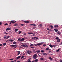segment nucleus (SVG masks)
<instances>
[{"label":"nucleus","mask_w":62,"mask_h":62,"mask_svg":"<svg viewBox=\"0 0 62 62\" xmlns=\"http://www.w3.org/2000/svg\"><path fill=\"white\" fill-rule=\"evenodd\" d=\"M43 43H38V44H34V46H37V45L38 46H39V45H41Z\"/></svg>","instance_id":"f257e3e1"},{"label":"nucleus","mask_w":62,"mask_h":62,"mask_svg":"<svg viewBox=\"0 0 62 62\" xmlns=\"http://www.w3.org/2000/svg\"><path fill=\"white\" fill-rule=\"evenodd\" d=\"M21 46L23 47H26V48H28V46L27 45H23Z\"/></svg>","instance_id":"f03ea898"},{"label":"nucleus","mask_w":62,"mask_h":62,"mask_svg":"<svg viewBox=\"0 0 62 62\" xmlns=\"http://www.w3.org/2000/svg\"><path fill=\"white\" fill-rule=\"evenodd\" d=\"M34 57L33 58L34 59H36L37 58V55L36 54H35L33 56Z\"/></svg>","instance_id":"7ed1b4c3"},{"label":"nucleus","mask_w":62,"mask_h":62,"mask_svg":"<svg viewBox=\"0 0 62 62\" xmlns=\"http://www.w3.org/2000/svg\"><path fill=\"white\" fill-rule=\"evenodd\" d=\"M11 29L10 28H7L6 29V31H8V30H11Z\"/></svg>","instance_id":"20e7f679"},{"label":"nucleus","mask_w":62,"mask_h":62,"mask_svg":"<svg viewBox=\"0 0 62 62\" xmlns=\"http://www.w3.org/2000/svg\"><path fill=\"white\" fill-rule=\"evenodd\" d=\"M24 38H23L20 40V41L22 42L23 41H24Z\"/></svg>","instance_id":"39448f33"},{"label":"nucleus","mask_w":62,"mask_h":62,"mask_svg":"<svg viewBox=\"0 0 62 62\" xmlns=\"http://www.w3.org/2000/svg\"><path fill=\"white\" fill-rule=\"evenodd\" d=\"M21 57V56H19L18 57H16V58H15V59H19Z\"/></svg>","instance_id":"423d86ee"},{"label":"nucleus","mask_w":62,"mask_h":62,"mask_svg":"<svg viewBox=\"0 0 62 62\" xmlns=\"http://www.w3.org/2000/svg\"><path fill=\"white\" fill-rule=\"evenodd\" d=\"M35 38L36 39H38V37H32V39H35Z\"/></svg>","instance_id":"0eeeda50"},{"label":"nucleus","mask_w":62,"mask_h":62,"mask_svg":"<svg viewBox=\"0 0 62 62\" xmlns=\"http://www.w3.org/2000/svg\"><path fill=\"white\" fill-rule=\"evenodd\" d=\"M36 52L38 53H39L40 52V51L39 50H37L35 51Z\"/></svg>","instance_id":"6e6552de"},{"label":"nucleus","mask_w":62,"mask_h":62,"mask_svg":"<svg viewBox=\"0 0 62 62\" xmlns=\"http://www.w3.org/2000/svg\"><path fill=\"white\" fill-rule=\"evenodd\" d=\"M16 22V21H11V23H15Z\"/></svg>","instance_id":"1a4fd4ad"},{"label":"nucleus","mask_w":62,"mask_h":62,"mask_svg":"<svg viewBox=\"0 0 62 62\" xmlns=\"http://www.w3.org/2000/svg\"><path fill=\"white\" fill-rule=\"evenodd\" d=\"M54 30L55 32H58V30L57 29H54Z\"/></svg>","instance_id":"9d476101"},{"label":"nucleus","mask_w":62,"mask_h":62,"mask_svg":"<svg viewBox=\"0 0 62 62\" xmlns=\"http://www.w3.org/2000/svg\"><path fill=\"white\" fill-rule=\"evenodd\" d=\"M24 22L25 23H29V21H24Z\"/></svg>","instance_id":"9b49d317"},{"label":"nucleus","mask_w":62,"mask_h":62,"mask_svg":"<svg viewBox=\"0 0 62 62\" xmlns=\"http://www.w3.org/2000/svg\"><path fill=\"white\" fill-rule=\"evenodd\" d=\"M42 54L43 55H47V54L45 53H43Z\"/></svg>","instance_id":"f8f14e48"},{"label":"nucleus","mask_w":62,"mask_h":62,"mask_svg":"<svg viewBox=\"0 0 62 62\" xmlns=\"http://www.w3.org/2000/svg\"><path fill=\"white\" fill-rule=\"evenodd\" d=\"M57 42H60V39H59L57 41Z\"/></svg>","instance_id":"ddd939ff"},{"label":"nucleus","mask_w":62,"mask_h":62,"mask_svg":"<svg viewBox=\"0 0 62 62\" xmlns=\"http://www.w3.org/2000/svg\"><path fill=\"white\" fill-rule=\"evenodd\" d=\"M16 46V45H11V46H12L13 47H15V46Z\"/></svg>","instance_id":"4468645a"},{"label":"nucleus","mask_w":62,"mask_h":62,"mask_svg":"<svg viewBox=\"0 0 62 62\" xmlns=\"http://www.w3.org/2000/svg\"><path fill=\"white\" fill-rule=\"evenodd\" d=\"M49 59H50V60H53V59L51 58L50 57H49Z\"/></svg>","instance_id":"2eb2a0df"},{"label":"nucleus","mask_w":62,"mask_h":62,"mask_svg":"<svg viewBox=\"0 0 62 62\" xmlns=\"http://www.w3.org/2000/svg\"><path fill=\"white\" fill-rule=\"evenodd\" d=\"M34 34V33L33 32H30L28 33V34L29 35H31V34Z\"/></svg>","instance_id":"dca6fc26"},{"label":"nucleus","mask_w":62,"mask_h":62,"mask_svg":"<svg viewBox=\"0 0 62 62\" xmlns=\"http://www.w3.org/2000/svg\"><path fill=\"white\" fill-rule=\"evenodd\" d=\"M49 46H50L51 48H53V46H52L51 44H50L49 45Z\"/></svg>","instance_id":"f3484780"},{"label":"nucleus","mask_w":62,"mask_h":62,"mask_svg":"<svg viewBox=\"0 0 62 62\" xmlns=\"http://www.w3.org/2000/svg\"><path fill=\"white\" fill-rule=\"evenodd\" d=\"M18 30V29H16L15 30V32H17Z\"/></svg>","instance_id":"a211bd4d"},{"label":"nucleus","mask_w":62,"mask_h":62,"mask_svg":"<svg viewBox=\"0 0 62 62\" xmlns=\"http://www.w3.org/2000/svg\"><path fill=\"white\" fill-rule=\"evenodd\" d=\"M18 54H17V55H19L20 53V51H18Z\"/></svg>","instance_id":"6ab92c4d"},{"label":"nucleus","mask_w":62,"mask_h":62,"mask_svg":"<svg viewBox=\"0 0 62 62\" xmlns=\"http://www.w3.org/2000/svg\"><path fill=\"white\" fill-rule=\"evenodd\" d=\"M57 34H59V35H60V34H61V32L60 31H58L57 32Z\"/></svg>","instance_id":"aec40b11"},{"label":"nucleus","mask_w":62,"mask_h":62,"mask_svg":"<svg viewBox=\"0 0 62 62\" xmlns=\"http://www.w3.org/2000/svg\"><path fill=\"white\" fill-rule=\"evenodd\" d=\"M57 46V45H53V46L54 47H56V46Z\"/></svg>","instance_id":"412c9836"},{"label":"nucleus","mask_w":62,"mask_h":62,"mask_svg":"<svg viewBox=\"0 0 62 62\" xmlns=\"http://www.w3.org/2000/svg\"><path fill=\"white\" fill-rule=\"evenodd\" d=\"M17 44V42H15L13 43V44Z\"/></svg>","instance_id":"4be33fe9"},{"label":"nucleus","mask_w":62,"mask_h":62,"mask_svg":"<svg viewBox=\"0 0 62 62\" xmlns=\"http://www.w3.org/2000/svg\"><path fill=\"white\" fill-rule=\"evenodd\" d=\"M9 36H7V37L6 38V39H8V38H9Z\"/></svg>","instance_id":"5701e85b"},{"label":"nucleus","mask_w":62,"mask_h":62,"mask_svg":"<svg viewBox=\"0 0 62 62\" xmlns=\"http://www.w3.org/2000/svg\"><path fill=\"white\" fill-rule=\"evenodd\" d=\"M54 27H58V25H54Z\"/></svg>","instance_id":"b1692460"},{"label":"nucleus","mask_w":62,"mask_h":62,"mask_svg":"<svg viewBox=\"0 0 62 62\" xmlns=\"http://www.w3.org/2000/svg\"><path fill=\"white\" fill-rule=\"evenodd\" d=\"M60 50V49H58V50H56V52H57V53H58V52H59V51Z\"/></svg>","instance_id":"393cba45"},{"label":"nucleus","mask_w":62,"mask_h":62,"mask_svg":"<svg viewBox=\"0 0 62 62\" xmlns=\"http://www.w3.org/2000/svg\"><path fill=\"white\" fill-rule=\"evenodd\" d=\"M35 62H38V59L35 60Z\"/></svg>","instance_id":"a878e982"},{"label":"nucleus","mask_w":62,"mask_h":62,"mask_svg":"<svg viewBox=\"0 0 62 62\" xmlns=\"http://www.w3.org/2000/svg\"><path fill=\"white\" fill-rule=\"evenodd\" d=\"M14 26H18V24L17 23H16L14 25Z\"/></svg>","instance_id":"bb28decb"},{"label":"nucleus","mask_w":62,"mask_h":62,"mask_svg":"<svg viewBox=\"0 0 62 62\" xmlns=\"http://www.w3.org/2000/svg\"><path fill=\"white\" fill-rule=\"evenodd\" d=\"M9 41H11V42H12V41H13V40L12 39H10L9 40Z\"/></svg>","instance_id":"cd10ccee"},{"label":"nucleus","mask_w":62,"mask_h":62,"mask_svg":"<svg viewBox=\"0 0 62 62\" xmlns=\"http://www.w3.org/2000/svg\"><path fill=\"white\" fill-rule=\"evenodd\" d=\"M55 39H59V38L58 37H57L55 38Z\"/></svg>","instance_id":"c85d7f7f"},{"label":"nucleus","mask_w":62,"mask_h":62,"mask_svg":"<svg viewBox=\"0 0 62 62\" xmlns=\"http://www.w3.org/2000/svg\"><path fill=\"white\" fill-rule=\"evenodd\" d=\"M18 32H19V33H18V34H21L22 33V31H19Z\"/></svg>","instance_id":"c756f323"},{"label":"nucleus","mask_w":62,"mask_h":62,"mask_svg":"<svg viewBox=\"0 0 62 62\" xmlns=\"http://www.w3.org/2000/svg\"><path fill=\"white\" fill-rule=\"evenodd\" d=\"M41 51L42 53H44V51L43 50H41Z\"/></svg>","instance_id":"7c9ffc66"},{"label":"nucleus","mask_w":62,"mask_h":62,"mask_svg":"<svg viewBox=\"0 0 62 62\" xmlns=\"http://www.w3.org/2000/svg\"><path fill=\"white\" fill-rule=\"evenodd\" d=\"M24 57V56H22L21 57V59H23Z\"/></svg>","instance_id":"2f4dec72"},{"label":"nucleus","mask_w":62,"mask_h":62,"mask_svg":"<svg viewBox=\"0 0 62 62\" xmlns=\"http://www.w3.org/2000/svg\"><path fill=\"white\" fill-rule=\"evenodd\" d=\"M50 27H51V29H53V26L52 25H51L50 26Z\"/></svg>","instance_id":"473e14b6"},{"label":"nucleus","mask_w":62,"mask_h":62,"mask_svg":"<svg viewBox=\"0 0 62 62\" xmlns=\"http://www.w3.org/2000/svg\"><path fill=\"white\" fill-rule=\"evenodd\" d=\"M21 38H20L18 39V41H21Z\"/></svg>","instance_id":"72a5a7b5"},{"label":"nucleus","mask_w":62,"mask_h":62,"mask_svg":"<svg viewBox=\"0 0 62 62\" xmlns=\"http://www.w3.org/2000/svg\"><path fill=\"white\" fill-rule=\"evenodd\" d=\"M3 44L4 45V46H5V45H6V43H5Z\"/></svg>","instance_id":"f704fd0d"},{"label":"nucleus","mask_w":62,"mask_h":62,"mask_svg":"<svg viewBox=\"0 0 62 62\" xmlns=\"http://www.w3.org/2000/svg\"><path fill=\"white\" fill-rule=\"evenodd\" d=\"M4 25H8V24L7 23H6Z\"/></svg>","instance_id":"c9c22d12"},{"label":"nucleus","mask_w":62,"mask_h":62,"mask_svg":"<svg viewBox=\"0 0 62 62\" xmlns=\"http://www.w3.org/2000/svg\"><path fill=\"white\" fill-rule=\"evenodd\" d=\"M33 45H33V44H31L30 45V46H33Z\"/></svg>","instance_id":"e433bc0d"},{"label":"nucleus","mask_w":62,"mask_h":62,"mask_svg":"<svg viewBox=\"0 0 62 62\" xmlns=\"http://www.w3.org/2000/svg\"><path fill=\"white\" fill-rule=\"evenodd\" d=\"M43 58H41V60H43Z\"/></svg>","instance_id":"4c0bfd02"},{"label":"nucleus","mask_w":62,"mask_h":62,"mask_svg":"<svg viewBox=\"0 0 62 62\" xmlns=\"http://www.w3.org/2000/svg\"><path fill=\"white\" fill-rule=\"evenodd\" d=\"M39 25L40 27H41V26H42V24H40Z\"/></svg>","instance_id":"58836bf2"},{"label":"nucleus","mask_w":62,"mask_h":62,"mask_svg":"<svg viewBox=\"0 0 62 62\" xmlns=\"http://www.w3.org/2000/svg\"><path fill=\"white\" fill-rule=\"evenodd\" d=\"M21 25L23 26V25H24V24H21Z\"/></svg>","instance_id":"ea45409f"},{"label":"nucleus","mask_w":62,"mask_h":62,"mask_svg":"<svg viewBox=\"0 0 62 62\" xmlns=\"http://www.w3.org/2000/svg\"><path fill=\"white\" fill-rule=\"evenodd\" d=\"M27 53L28 54H30V52H27Z\"/></svg>","instance_id":"a19ab883"},{"label":"nucleus","mask_w":62,"mask_h":62,"mask_svg":"<svg viewBox=\"0 0 62 62\" xmlns=\"http://www.w3.org/2000/svg\"><path fill=\"white\" fill-rule=\"evenodd\" d=\"M4 34H6V35H8V33L6 32H4Z\"/></svg>","instance_id":"79ce46f5"},{"label":"nucleus","mask_w":62,"mask_h":62,"mask_svg":"<svg viewBox=\"0 0 62 62\" xmlns=\"http://www.w3.org/2000/svg\"><path fill=\"white\" fill-rule=\"evenodd\" d=\"M33 26H36V24H33Z\"/></svg>","instance_id":"37998d69"},{"label":"nucleus","mask_w":62,"mask_h":62,"mask_svg":"<svg viewBox=\"0 0 62 62\" xmlns=\"http://www.w3.org/2000/svg\"><path fill=\"white\" fill-rule=\"evenodd\" d=\"M46 44H44V45H43V46L44 47H45V46H46Z\"/></svg>","instance_id":"c03bdc74"},{"label":"nucleus","mask_w":62,"mask_h":62,"mask_svg":"<svg viewBox=\"0 0 62 62\" xmlns=\"http://www.w3.org/2000/svg\"><path fill=\"white\" fill-rule=\"evenodd\" d=\"M2 24V22H0V25Z\"/></svg>","instance_id":"a18cd8bd"},{"label":"nucleus","mask_w":62,"mask_h":62,"mask_svg":"<svg viewBox=\"0 0 62 62\" xmlns=\"http://www.w3.org/2000/svg\"><path fill=\"white\" fill-rule=\"evenodd\" d=\"M29 52H30V53H32V52L31 51H29Z\"/></svg>","instance_id":"49530a36"},{"label":"nucleus","mask_w":62,"mask_h":62,"mask_svg":"<svg viewBox=\"0 0 62 62\" xmlns=\"http://www.w3.org/2000/svg\"><path fill=\"white\" fill-rule=\"evenodd\" d=\"M49 48H46V50H48V49Z\"/></svg>","instance_id":"de8ad7c7"},{"label":"nucleus","mask_w":62,"mask_h":62,"mask_svg":"<svg viewBox=\"0 0 62 62\" xmlns=\"http://www.w3.org/2000/svg\"><path fill=\"white\" fill-rule=\"evenodd\" d=\"M31 48L32 49H34V47H31Z\"/></svg>","instance_id":"09e8293b"},{"label":"nucleus","mask_w":62,"mask_h":62,"mask_svg":"<svg viewBox=\"0 0 62 62\" xmlns=\"http://www.w3.org/2000/svg\"><path fill=\"white\" fill-rule=\"evenodd\" d=\"M28 62H31V61L30 60L28 61Z\"/></svg>","instance_id":"8fccbe9b"},{"label":"nucleus","mask_w":62,"mask_h":62,"mask_svg":"<svg viewBox=\"0 0 62 62\" xmlns=\"http://www.w3.org/2000/svg\"><path fill=\"white\" fill-rule=\"evenodd\" d=\"M6 37H7V36L4 37V39H6Z\"/></svg>","instance_id":"3c124183"},{"label":"nucleus","mask_w":62,"mask_h":62,"mask_svg":"<svg viewBox=\"0 0 62 62\" xmlns=\"http://www.w3.org/2000/svg\"><path fill=\"white\" fill-rule=\"evenodd\" d=\"M60 62H62V60H61L60 61Z\"/></svg>","instance_id":"603ef678"},{"label":"nucleus","mask_w":62,"mask_h":62,"mask_svg":"<svg viewBox=\"0 0 62 62\" xmlns=\"http://www.w3.org/2000/svg\"><path fill=\"white\" fill-rule=\"evenodd\" d=\"M23 35H26V33H24Z\"/></svg>","instance_id":"864d4df0"},{"label":"nucleus","mask_w":62,"mask_h":62,"mask_svg":"<svg viewBox=\"0 0 62 62\" xmlns=\"http://www.w3.org/2000/svg\"><path fill=\"white\" fill-rule=\"evenodd\" d=\"M49 28H47V30H48H48H49Z\"/></svg>","instance_id":"5fc2aeb1"},{"label":"nucleus","mask_w":62,"mask_h":62,"mask_svg":"<svg viewBox=\"0 0 62 62\" xmlns=\"http://www.w3.org/2000/svg\"><path fill=\"white\" fill-rule=\"evenodd\" d=\"M2 44H0V46H2Z\"/></svg>","instance_id":"6e6d98bb"},{"label":"nucleus","mask_w":62,"mask_h":62,"mask_svg":"<svg viewBox=\"0 0 62 62\" xmlns=\"http://www.w3.org/2000/svg\"><path fill=\"white\" fill-rule=\"evenodd\" d=\"M33 29H35V27H33Z\"/></svg>","instance_id":"4d7b16f0"},{"label":"nucleus","mask_w":62,"mask_h":62,"mask_svg":"<svg viewBox=\"0 0 62 62\" xmlns=\"http://www.w3.org/2000/svg\"><path fill=\"white\" fill-rule=\"evenodd\" d=\"M17 46H15V48H14L15 49L16 48H17Z\"/></svg>","instance_id":"13d9d810"},{"label":"nucleus","mask_w":62,"mask_h":62,"mask_svg":"<svg viewBox=\"0 0 62 62\" xmlns=\"http://www.w3.org/2000/svg\"><path fill=\"white\" fill-rule=\"evenodd\" d=\"M33 24H30V25H33Z\"/></svg>","instance_id":"bf43d9fd"},{"label":"nucleus","mask_w":62,"mask_h":62,"mask_svg":"<svg viewBox=\"0 0 62 62\" xmlns=\"http://www.w3.org/2000/svg\"><path fill=\"white\" fill-rule=\"evenodd\" d=\"M49 31H52V30H51V29H49Z\"/></svg>","instance_id":"052dcab7"},{"label":"nucleus","mask_w":62,"mask_h":62,"mask_svg":"<svg viewBox=\"0 0 62 62\" xmlns=\"http://www.w3.org/2000/svg\"><path fill=\"white\" fill-rule=\"evenodd\" d=\"M13 59H10V60H13Z\"/></svg>","instance_id":"680f3d73"},{"label":"nucleus","mask_w":62,"mask_h":62,"mask_svg":"<svg viewBox=\"0 0 62 62\" xmlns=\"http://www.w3.org/2000/svg\"><path fill=\"white\" fill-rule=\"evenodd\" d=\"M49 53H51V51L49 50Z\"/></svg>","instance_id":"e2e57ef3"},{"label":"nucleus","mask_w":62,"mask_h":62,"mask_svg":"<svg viewBox=\"0 0 62 62\" xmlns=\"http://www.w3.org/2000/svg\"><path fill=\"white\" fill-rule=\"evenodd\" d=\"M61 44L62 45V42H61Z\"/></svg>","instance_id":"0e129e2a"},{"label":"nucleus","mask_w":62,"mask_h":62,"mask_svg":"<svg viewBox=\"0 0 62 62\" xmlns=\"http://www.w3.org/2000/svg\"><path fill=\"white\" fill-rule=\"evenodd\" d=\"M17 62H20V61H18Z\"/></svg>","instance_id":"69168bd1"},{"label":"nucleus","mask_w":62,"mask_h":62,"mask_svg":"<svg viewBox=\"0 0 62 62\" xmlns=\"http://www.w3.org/2000/svg\"><path fill=\"white\" fill-rule=\"evenodd\" d=\"M11 62H14V61H11Z\"/></svg>","instance_id":"338daca9"},{"label":"nucleus","mask_w":62,"mask_h":62,"mask_svg":"<svg viewBox=\"0 0 62 62\" xmlns=\"http://www.w3.org/2000/svg\"><path fill=\"white\" fill-rule=\"evenodd\" d=\"M32 62H35V61H32Z\"/></svg>","instance_id":"774afa93"}]
</instances>
